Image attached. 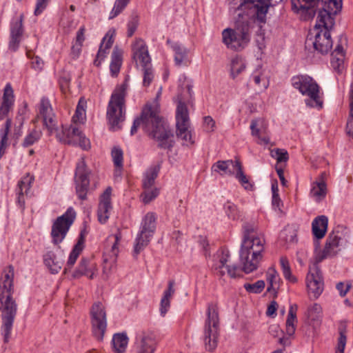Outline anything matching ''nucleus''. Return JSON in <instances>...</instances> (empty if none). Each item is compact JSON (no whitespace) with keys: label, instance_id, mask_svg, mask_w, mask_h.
Returning a JSON list of instances; mask_svg holds the SVG:
<instances>
[{"label":"nucleus","instance_id":"nucleus-1","mask_svg":"<svg viewBox=\"0 0 353 353\" xmlns=\"http://www.w3.org/2000/svg\"><path fill=\"white\" fill-rule=\"evenodd\" d=\"M292 10L300 14L303 20L312 19L318 12L313 32L305 41V48L312 47L314 52L327 54L332 48L330 30L335 24V16L341 11L342 0H291Z\"/></svg>","mask_w":353,"mask_h":353},{"label":"nucleus","instance_id":"nucleus-2","mask_svg":"<svg viewBox=\"0 0 353 353\" xmlns=\"http://www.w3.org/2000/svg\"><path fill=\"white\" fill-rule=\"evenodd\" d=\"M157 98L152 102L148 103L143 108L140 117L134 119L130 130V134L134 135L138 128L141 125L143 130L148 136L158 142V146L166 149L172 147L170 139L173 136L168 125L160 116V105Z\"/></svg>","mask_w":353,"mask_h":353},{"label":"nucleus","instance_id":"nucleus-3","mask_svg":"<svg viewBox=\"0 0 353 353\" xmlns=\"http://www.w3.org/2000/svg\"><path fill=\"white\" fill-rule=\"evenodd\" d=\"M128 88V77H126L121 84L117 85L110 97L107 108V119L114 130L120 129V123L125 120V98Z\"/></svg>","mask_w":353,"mask_h":353},{"label":"nucleus","instance_id":"nucleus-4","mask_svg":"<svg viewBox=\"0 0 353 353\" xmlns=\"http://www.w3.org/2000/svg\"><path fill=\"white\" fill-rule=\"evenodd\" d=\"M292 86L302 95L307 97L305 103L310 108H322L323 93L317 82L307 74H298L291 79Z\"/></svg>","mask_w":353,"mask_h":353},{"label":"nucleus","instance_id":"nucleus-5","mask_svg":"<svg viewBox=\"0 0 353 353\" xmlns=\"http://www.w3.org/2000/svg\"><path fill=\"white\" fill-rule=\"evenodd\" d=\"M185 97L183 93L178 95V104L176 110V136L183 142V145H192L194 141L192 139V132L190 128L189 112L187 105L183 102Z\"/></svg>","mask_w":353,"mask_h":353},{"label":"nucleus","instance_id":"nucleus-6","mask_svg":"<svg viewBox=\"0 0 353 353\" xmlns=\"http://www.w3.org/2000/svg\"><path fill=\"white\" fill-rule=\"evenodd\" d=\"M207 316L204 326L203 341L205 350L212 352L217 346L219 335V319L216 304L208 305Z\"/></svg>","mask_w":353,"mask_h":353},{"label":"nucleus","instance_id":"nucleus-7","mask_svg":"<svg viewBox=\"0 0 353 353\" xmlns=\"http://www.w3.org/2000/svg\"><path fill=\"white\" fill-rule=\"evenodd\" d=\"M132 57L137 65H140L142 68L143 84L144 86H148L153 80L154 74L148 47L142 39H138L132 44Z\"/></svg>","mask_w":353,"mask_h":353},{"label":"nucleus","instance_id":"nucleus-8","mask_svg":"<svg viewBox=\"0 0 353 353\" xmlns=\"http://www.w3.org/2000/svg\"><path fill=\"white\" fill-rule=\"evenodd\" d=\"M255 246L250 245V243L241 245L239 252L241 270L246 274L256 270L262 259V253L264 246L260 244V241H256Z\"/></svg>","mask_w":353,"mask_h":353},{"label":"nucleus","instance_id":"nucleus-9","mask_svg":"<svg viewBox=\"0 0 353 353\" xmlns=\"http://www.w3.org/2000/svg\"><path fill=\"white\" fill-rule=\"evenodd\" d=\"M350 239V230L343 225H338L330 233L327 239L325 248L318 262L323 259L335 256L340 250L341 246H345Z\"/></svg>","mask_w":353,"mask_h":353},{"label":"nucleus","instance_id":"nucleus-10","mask_svg":"<svg viewBox=\"0 0 353 353\" xmlns=\"http://www.w3.org/2000/svg\"><path fill=\"white\" fill-rule=\"evenodd\" d=\"M157 215L149 212L142 219L140 231L135 239L134 254L137 256L150 243L156 230Z\"/></svg>","mask_w":353,"mask_h":353},{"label":"nucleus","instance_id":"nucleus-11","mask_svg":"<svg viewBox=\"0 0 353 353\" xmlns=\"http://www.w3.org/2000/svg\"><path fill=\"white\" fill-rule=\"evenodd\" d=\"M57 139L62 143L72 145H78L84 150L90 148V140L75 126H63L61 129L56 125L53 129V132Z\"/></svg>","mask_w":353,"mask_h":353},{"label":"nucleus","instance_id":"nucleus-12","mask_svg":"<svg viewBox=\"0 0 353 353\" xmlns=\"http://www.w3.org/2000/svg\"><path fill=\"white\" fill-rule=\"evenodd\" d=\"M76 216L75 211L69 208L61 216H59L52 226L51 236L52 243L58 245L65 239Z\"/></svg>","mask_w":353,"mask_h":353},{"label":"nucleus","instance_id":"nucleus-13","mask_svg":"<svg viewBox=\"0 0 353 353\" xmlns=\"http://www.w3.org/2000/svg\"><path fill=\"white\" fill-rule=\"evenodd\" d=\"M222 38L227 48L234 51L242 50L250 41L249 33L243 29L226 28L222 32Z\"/></svg>","mask_w":353,"mask_h":353},{"label":"nucleus","instance_id":"nucleus-14","mask_svg":"<svg viewBox=\"0 0 353 353\" xmlns=\"http://www.w3.org/2000/svg\"><path fill=\"white\" fill-rule=\"evenodd\" d=\"M14 269L10 265L2 273L0 281V307H17L12 297L13 290Z\"/></svg>","mask_w":353,"mask_h":353},{"label":"nucleus","instance_id":"nucleus-15","mask_svg":"<svg viewBox=\"0 0 353 353\" xmlns=\"http://www.w3.org/2000/svg\"><path fill=\"white\" fill-rule=\"evenodd\" d=\"M90 314L93 335L97 340L102 341L107 328L106 313L102 303H94Z\"/></svg>","mask_w":353,"mask_h":353},{"label":"nucleus","instance_id":"nucleus-16","mask_svg":"<svg viewBox=\"0 0 353 353\" xmlns=\"http://www.w3.org/2000/svg\"><path fill=\"white\" fill-rule=\"evenodd\" d=\"M159 343L157 333L143 330L136 334L134 347L137 353H154Z\"/></svg>","mask_w":353,"mask_h":353},{"label":"nucleus","instance_id":"nucleus-17","mask_svg":"<svg viewBox=\"0 0 353 353\" xmlns=\"http://www.w3.org/2000/svg\"><path fill=\"white\" fill-rule=\"evenodd\" d=\"M90 172L87 169L83 160L80 161L75 172L76 192L79 199H87V193L90 186L89 175Z\"/></svg>","mask_w":353,"mask_h":353},{"label":"nucleus","instance_id":"nucleus-18","mask_svg":"<svg viewBox=\"0 0 353 353\" xmlns=\"http://www.w3.org/2000/svg\"><path fill=\"white\" fill-rule=\"evenodd\" d=\"M230 257L228 250H221L218 251L214 256L213 269L215 273L219 276H223L225 274V269L227 270L228 274L231 278H236L239 276L238 272L239 268L237 265H226Z\"/></svg>","mask_w":353,"mask_h":353},{"label":"nucleus","instance_id":"nucleus-19","mask_svg":"<svg viewBox=\"0 0 353 353\" xmlns=\"http://www.w3.org/2000/svg\"><path fill=\"white\" fill-rule=\"evenodd\" d=\"M17 307H0L1 312L2 324L1 326V334L3 342L8 343L11 339L12 330L14 320L17 314Z\"/></svg>","mask_w":353,"mask_h":353},{"label":"nucleus","instance_id":"nucleus-20","mask_svg":"<svg viewBox=\"0 0 353 353\" xmlns=\"http://www.w3.org/2000/svg\"><path fill=\"white\" fill-rule=\"evenodd\" d=\"M306 285L308 292L312 294L314 298H318L323 290L321 273L316 264L310 268V271L306 276Z\"/></svg>","mask_w":353,"mask_h":353},{"label":"nucleus","instance_id":"nucleus-21","mask_svg":"<svg viewBox=\"0 0 353 353\" xmlns=\"http://www.w3.org/2000/svg\"><path fill=\"white\" fill-rule=\"evenodd\" d=\"M41 117L43 125L46 127L50 134H52L53 129L57 125L54 119V114L49 100L47 98L41 99L39 108L38 117Z\"/></svg>","mask_w":353,"mask_h":353},{"label":"nucleus","instance_id":"nucleus-22","mask_svg":"<svg viewBox=\"0 0 353 353\" xmlns=\"http://www.w3.org/2000/svg\"><path fill=\"white\" fill-rule=\"evenodd\" d=\"M251 134L258 138V143L268 145L270 143L268 136V123L262 118H258L251 121Z\"/></svg>","mask_w":353,"mask_h":353},{"label":"nucleus","instance_id":"nucleus-23","mask_svg":"<svg viewBox=\"0 0 353 353\" xmlns=\"http://www.w3.org/2000/svg\"><path fill=\"white\" fill-rule=\"evenodd\" d=\"M112 188L108 187L100 197L97 215L99 221L105 223L110 216L111 205Z\"/></svg>","mask_w":353,"mask_h":353},{"label":"nucleus","instance_id":"nucleus-24","mask_svg":"<svg viewBox=\"0 0 353 353\" xmlns=\"http://www.w3.org/2000/svg\"><path fill=\"white\" fill-rule=\"evenodd\" d=\"M34 181V177L33 175H30L29 173H27L24 176L21 178V179L18 182L17 185V204L21 210L25 209V195L28 196L30 193V188L32 185Z\"/></svg>","mask_w":353,"mask_h":353},{"label":"nucleus","instance_id":"nucleus-25","mask_svg":"<svg viewBox=\"0 0 353 353\" xmlns=\"http://www.w3.org/2000/svg\"><path fill=\"white\" fill-rule=\"evenodd\" d=\"M243 239L241 245L250 243V245L255 246L256 241H260V244L264 246L265 239L262 236L257 235V226L254 223H245L243 225Z\"/></svg>","mask_w":353,"mask_h":353},{"label":"nucleus","instance_id":"nucleus-26","mask_svg":"<svg viewBox=\"0 0 353 353\" xmlns=\"http://www.w3.org/2000/svg\"><path fill=\"white\" fill-rule=\"evenodd\" d=\"M241 165L239 160L218 161L212 165V170L221 175H234L239 166Z\"/></svg>","mask_w":353,"mask_h":353},{"label":"nucleus","instance_id":"nucleus-27","mask_svg":"<svg viewBox=\"0 0 353 353\" xmlns=\"http://www.w3.org/2000/svg\"><path fill=\"white\" fill-rule=\"evenodd\" d=\"M14 103L13 90L10 83L4 88L3 101L0 104V120H2L9 112Z\"/></svg>","mask_w":353,"mask_h":353},{"label":"nucleus","instance_id":"nucleus-28","mask_svg":"<svg viewBox=\"0 0 353 353\" xmlns=\"http://www.w3.org/2000/svg\"><path fill=\"white\" fill-rule=\"evenodd\" d=\"M328 224V219L326 216L321 215L316 217L312 223V233L317 239L324 237Z\"/></svg>","mask_w":353,"mask_h":353},{"label":"nucleus","instance_id":"nucleus-29","mask_svg":"<svg viewBox=\"0 0 353 353\" xmlns=\"http://www.w3.org/2000/svg\"><path fill=\"white\" fill-rule=\"evenodd\" d=\"M331 64L333 68L338 72H341L343 69L345 51L341 44H338L331 54Z\"/></svg>","mask_w":353,"mask_h":353},{"label":"nucleus","instance_id":"nucleus-30","mask_svg":"<svg viewBox=\"0 0 353 353\" xmlns=\"http://www.w3.org/2000/svg\"><path fill=\"white\" fill-rule=\"evenodd\" d=\"M113 42L114 41L112 35L109 36L108 34H107L103 37L97 54V57L94 61V64L96 66H99L101 65V61L108 54V50L112 47Z\"/></svg>","mask_w":353,"mask_h":353},{"label":"nucleus","instance_id":"nucleus-31","mask_svg":"<svg viewBox=\"0 0 353 353\" xmlns=\"http://www.w3.org/2000/svg\"><path fill=\"white\" fill-rule=\"evenodd\" d=\"M84 236L82 233H81L77 243L74 245L73 249L72 250L68 260L67 261V268H65V270L71 268L74 264L76 263L77 259H78L80 253L83 250V244H84Z\"/></svg>","mask_w":353,"mask_h":353},{"label":"nucleus","instance_id":"nucleus-32","mask_svg":"<svg viewBox=\"0 0 353 353\" xmlns=\"http://www.w3.org/2000/svg\"><path fill=\"white\" fill-rule=\"evenodd\" d=\"M43 263L52 274H57L61 269L62 263L57 260L54 253L52 251L43 255Z\"/></svg>","mask_w":353,"mask_h":353},{"label":"nucleus","instance_id":"nucleus-33","mask_svg":"<svg viewBox=\"0 0 353 353\" xmlns=\"http://www.w3.org/2000/svg\"><path fill=\"white\" fill-rule=\"evenodd\" d=\"M114 242L111 245V248L110 250H107L104 254V261L105 262H112L115 263L117 259V256L119 254V247L118 244L121 239V232H118L113 236Z\"/></svg>","mask_w":353,"mask_h":353},{"label":"nucleus","instance_id":"nucleus-34","mask_svg":"<svg viewBox=\"0 0 353 353\" xmlns=\"http://www.w3.org/2000/svg\"><path fill=\"white\" fill-rule=\"evenodd\" d=\"M92 268V265L90 263V260L87 258H82L78 267L74 272L72 276L74 278H79L83 275H87L90 279H92L93 273L91 272Z\"/></svg>","mask_w":353,"mask_h":353},{"label":"nucleus","instance_id":"nucleus-35","mask_svg":"<svg viewBox=\"0 0 353 353\" xmlns=\"http://www.w3.org/2000/svg\"><path fill=\"white\" fill-rule=\"evenodd\" d=\"M112 343L117 353H123L128 343V337L125 333H117L113 335Z\"/></svg>","mask_w":353,"mask_h":353},{"label":"nucleus","instance_id":"nucleus-36","mask_svg":"<svg viewBox=\"0 0 353 353\" xmlns=\"http://www.w3.org/2000/svg\"><path fill=\"white\" fill-rule=\"evenodd\" d=\"M12 125V121L8 119L2 129L0 130V159L6 153V148L8 146V135Z\"/></svg>","mask_w":353,"mask_h":353},{"label":"nucleus","instance_id":"nucleus-37","mask_svg":"<svg viewBox=\"0 0 353 353\" xmlns=\"http://www.w3.org/2000/svg\"><path fill=\"white\" fill-rule=\"evenodd\" d=\"M121 63L122 52L116 47L112 53V60L110 65V70L112 77L117 76L120 71Z\"/></svg>","mask_w":353,"mask_h":353},{"label":"nucleus","instance_id":"nucleus-38","mask_svg":"<svg viewBox=\"0 0 353 353\" xmlns=\"http://www.w3.org/2000/svg\"><path fill=\"white\" fill-rule=\"evenodd\" d=\"M297 305H291L286 320V332L289 336L294 334L296 330Z\"/></svg>","mask_w":353,"mask_h":353},{"label":"nucleus","instance_id":"nucleus-39","mask_svg":"<svg viewBox=\"0 0 353 353\" xmlns=\"http://www.w3.org/2000/svg\"><path fill=\"white\" fill-rule=\"evenodd\" d=\"M327 185L326 183L314 182L310 191V195L317 202L322 201L326 196Z\"/></svg>","mask_w":353,"mask_h":353},{"label":"nucleus","instance_id":"nucleus-40","mask_svg":"<svg viewBox=\"0 0 353 353\" xmlns=\"http://www.w3.org/2000/svg\"><path fill=\"white\" fill-rule=\"evenodd\" d=\"M245 69V63L243 59L239 56H236L231 60L230 70L231 76L233 79L236 78Z\"/></svg>","mask_w":353,"mask_h":353},{"label":"nucleus","instance_id":"nucleus-41","mask_svg":"<svg viewBox=\"0 0 353 353\" xmlns=\"http://www.w3.org/2000/svg\"><path fill=\"white\" fill-rule=\"evenodd\" d=\"M347 323L345 321H342L339 325V337L338 339V345L336 353H343L347 342Z\"/></svg>","mask_w":353,"mask_h":353},{"label":"nucleus","instance_id":"nucleus-42","mask_svg":"<svg viewBox=\"0 0 353 353\" xmlns=\"http://www.w3.org/2000/svg\"><path fill=\"white\" fill-rule=\"evenodd\" d=\"M159 169L157 167L150 168L145 174L143 180V187L145 190L150 189L154 185V181L158 176Z\"/></svg>","mask_w":353,"mask_h":353},{"label":"nucleus","instance_id":"nucleus-43","mask_svg":"<svg viewBox=\"0 0 353 353\" xmlns=\"http://www.w3.org/2000/svg\"><path fill=\"white\" fill-rule=\"evenodd\" d=\"M280 264L284 278L291 283H296L297 279L292 274L290 263L287 257L281 256L280 258Z\"/></svg>","mask_w":353,"mask_h":353},{"label":"nucleus","instance_id":"nucleus-44","mask_svg":"<svg viewBox=\"0 0 353 353\" xmlns=\"http://www.w3.org/2000/svg\"><path fill=\"white\" fill-rule=\"evenodd\" d=\"M347 134L353 139V82L350 90V114L346 124Z\"/></svg>","mask_w":353,"mask_h":353},{"label":"nucleus","instance_id":"nucleus-45","mask_svg":"<svg viewBox=\"0 0 353 353\" xmlns=\"http://www.w3.org/2000/svg\"><path fill=\"white\" fill-rule=\"evenodd\" d=\"M172 48L174 52L175 63L176 65L180 66L186 61L188 51L185 48L176 43Z\"/></svg>","mask_w":353,"mask_h":353},{"label":"nucleus","instance_id":"nucleus-46","mask_svg":"<svg viewBox=\"0 0 353 353\" xmlns=\"http://www.w3.org/2000/svg\"><path fill=\"white\" fill-rule=\"evenodd\" d=\"M41 135L42 133L41 130L33 129L25 137L21 144L22 146L24 148H28L32 145L41 139Z\"/></svg>","mask_w":353,"mask_h":353},{"label":"nucleus","instance_id":"nucleus-47","mask_svg":"<svg viewBox=\"0 0 353 353\" xmlns=\"http://www.w3.org/2000/svg\"><path fill=\"white\" fill-rule=\"evenodd\" d=\"M236 179L239 181L241 185L247 190H252L253 185L250 181L248 177L243 172L242 165L239 166L237 171L234 174Z\"/></svg>","mask_w":353,"mask_h":353},{"label":"nucleus","instance_id":"nucleus-48","mask_svg":"<svg viewBox=\"0 0 353 353\" xmlns=\"http://www.w3.org/2000/svg\"><path fill=\"white\" fill-rule=\"evenodd\" d=\"M265 282L263 280H259L254 283H245L243 285L245 290L249 293L259 294L265 288Z\"/></svg>","mask_w":353,"mask_h":353},{"label":"nucleus","instance_id":"nucleus-49","mask_svg":"<svg viewBox=\"0 0 353 353\" xmlns=\"http://www.w3.org/2000/svg\"><path fill=\"white\" fill-rule=\"evenodd\" d=\"M227 216L232 220H236L239 217V211L236 205L230 201H227L223 206Z\"/></svg>","mask_w":353,"mask_h":353},{"label":"nucleus","instance_id":"nucleus-50","mask_svg":"<svg viewBox=\"0 0 353 353\" xmlns=\"http://www.w3.org/2000/svg\"><path fill=\"white\" fill-rule=\"evenodd\" d=\"M270 156L275 159L278 163H286L289 159L288 152L285 149H273L270 151Z\"/></svg>","mask_w":353,"mask_h":353},{"label":"nucleus","instance_id":"nucleus-51","mask_svg":"<svg viewBox=\"0 0 353 353\" xmlns=\"http://www.w3.org/2000/svg\"><path fill=\"white\" fill-rule=\"evenodd\" d=\"M279 276L278 272L274 268H269L267 272V281L268 282V291L271 292L275 285L278 284Z\"/></svg>","mask_w":353,"mask_h":353},{"label":"nucleus","instance_id":"nucleus-52","mask_svg":"<svg viewBox=\"0 0 353 353\" xmlns=\"http://www.w3.org/2000/svg\"><path fill=\"white\" fill-rule=\"evenodd\" d=\"M112 161L115 168H123V153L119 147H114L111 152Z\"/></svg>","mask_w":353,"mask_h":353},{"label":"nucleus","instance_id":"nucleus-53","mask_svg":"<svg viewBox=\"0 0 353 353\" xmlns=\"http://www.w3.org/2000/svg\"><path fill=\"white\" fill-rule=\"evenodd\" d=\"M130 0H116L113 9L110 14V19L114 18L125 8Z\"/></svg>","mask_w":353,"mask_h":353},{"label":"nucleus","instance_id":"nucleus-54","mask_svg":"<svg viewBox=\"0 0 353 353\" xmlns=\"http://www.w3.org/2000/svg\"><path fill=\"white\" fill-rule=\"evenodd\" d=\"M250 79L253 80L256 85H259L262 83L263 88L266 89L268 86V81L259 70L255 71L251 76Z\"/></svg>","mask_w":353,"mask_h":353},{"label":"nucleus","instance_id":"nucleus-55","mask_svg":"<svg viewBox=\"0 0 353 353\" xmlns=\"http://www.w3.org/2000/svg\"><path fill=\"white\" fill-rule=\"evenodd\" d=\"M139 24V19L136 15H133L130 17L129 21L128 22V32L127 35L128 37H130L135 32L137 26Z\"/></svg>","mask_w":353,"mask_h":353},{"label":"nucleus","instance_id":"nucleus-56","mask_svg":"<svg viewBox=\"0 0 353 353\" xmlns=\"http://www.w3.org/2000/svg\"><path fill=\"white\" fill-rule=\"evenodd\" d=\"M159 191L157 188L152 190L146 189L143 194V201L144 203H149L159 195Z\"/></svg>","mask_w":353,"mask_h":353},{"label":"nucleus","instance_id":"nucleus-57","mask_svg":"<svg viewBox=\"0 0 353 353\" xmlns=\"http://www.w3.org/2000/svg\"><path fill=\"white\" fill-rule=\"evenodd\" d=\"M85 102L80 99L76 108L75 114L73 116L72 119L74 121L80 120L83 119V116L85 114Z\"/></svg>","mask_w":353,"mask_h":353},{"label":"nucleus","instance_id":"nucleus-58","mask_svg":"<svg viewBox=\"0 0 353 353\" xmlns=\"http://www.w3.org/2000/svg\"><path fill=\"white\" fill-rule=\"evenodd\" d=\"M23 33L22 29V21L21 19L19 21L14 22L11 27V36L21 37Z\"/></svg>","mask_w":353,"mask_h":353},{"label":"nucleus","instance_id":"nucleus-59","mask_svg":"<svg viewBox=\"0 0 353 353\" xmlns=\"http://www.w3.org/2000/svg\"><path fill=\"white\" fill-rule=\"evenodd\" d=\"M170 307V300L162 297L161 300L160 308H159L161 315L162 316H165V315L168 312Z\"/></svg>","mask_w":353,"mask_h":353},{"label":"nucleus","instance_id":"nucleus-60","mask_svg":"<svg viewBox=\"0 0 353 353\" xmlns=\"http://www.w3.org/2000/svg\"><path fill=\"white\" fill-rule=\"evenodd\" d=\"M50 0H37L36 8L34 10V14L36 16L39 15L46 9L48 3Z\"/></svg>","mask_w":353,"mask_h":353},{"label":"nucleus","instance_id":"nucleus-61","mask_svg":"<svg viewBox=\"0 0 353 353\" xmlns=\"http://www.w3.org/2000/svg\"><path fill=\"white\" fill-rule=\"evenodd\" d=\"M174 281L173 280L169 281L168 289L164 291L163 298H165L170 299L172 298L174 294L175 290L174 288Z\"/></svg>","mask_w":353,"mask_h":353},{"label":"nucleus","instance_id":"nucleus-62","mask_svg":"<svg viewBox=\"0 0 353 353\" xmlns=\"http://www.w3.org/2000/svg\"><path fill=\"white\" fill-rule=\"evenodd\" d=\"M351 285H349V284H347L346 285L342 283V282H339V283H337L336 285V289L339 290V294L341 296H345V294H347V292L349 291Z\"/></svg>","mask_w":353,"mask_h":353},{"label":"nucleus","instance_id":"nucleus-63","mask_svg":"<svg viewBox=\"0 0 353 353\" xmlns=\"http://www.w3.org/2000/svg\"><path fill=\"white\" fill-rule=\"evenodd\" d=\"M21 37L11 36L9 42V48L12 51H16L18 49Z\"/></svg>","mask_w":353,"mask_h":353},{"label":"nucleus","instance_id":"nucleus-64","mask_svg":"<svg viewBox=\"0 0 353 353\" xmlns=\"http://www.w3.org/2000/svg\"><path fill=\"white\" fill-rule=\"evenodd\" d=\"M204 125L207 128L208 131H214L215 121L211 117L207 116L204 117Z\"/></svg>","mask_w":353,"mask_h":353}]
</instances>
